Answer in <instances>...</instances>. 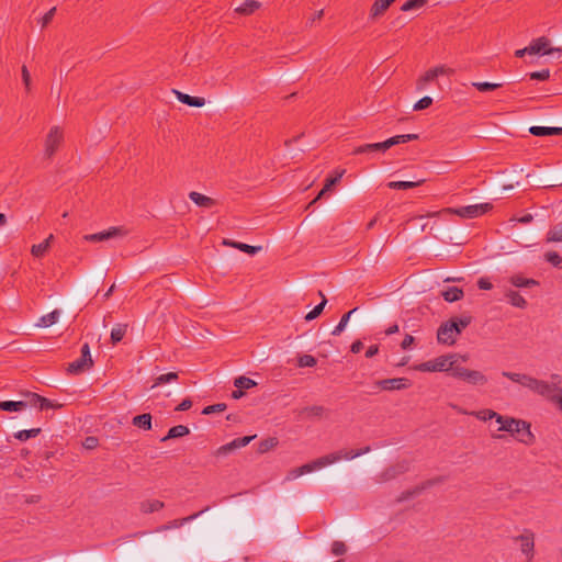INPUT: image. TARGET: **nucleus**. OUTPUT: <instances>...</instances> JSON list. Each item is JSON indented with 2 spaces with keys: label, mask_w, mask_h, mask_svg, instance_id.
I'll return each mask as SVG.
<instances>
[{
  "label": "nucleus",
  "mask_w": 562,
  "mask_h": 562,
  "mask_svg": "<svg viewBox=\"0 0 562 562\" xmlns=\"http://www.w3.org/2000/svg\"><path fill=\"white\" fill-rule=\"evenodd\" d=\"M370 450H371V448L369 446H367L364 448L357 449V450L335 451V452L325 454L321 458H317V459L313 460L312 462L305 463V464L301 465L300 469L302 471V475H304V474L311 473L315 470H319L327 465L334 464V463L340 461L341 459L352 460L355 458H358L362 454L368 453Z\"/></svg>",
  "instance_id": "obj_1"
},
{
  "label": "nucleus",
  "mask_w": 562,
  "mask_h": 562,
  "mask_svg": "<svg viewBox=\"0 0 562 562\" xmlns=\"http://www.w3.org/2000/svg\"><path fill=\"white\" fill-rule=\"evenodd\" d=\"M472 323V316L464 314L459 317H451L442 323L437 330L438 342L452 346L458 336Z\"/></svg>",
  "instance_id": "obj_2"
},
{
  "label": "nucleus",
  "mask_w": 562,
  "mask_h": 562,
  "mask_svg": "<svg viewBox=\"0 0 562 562\" xmlns=\"http://www.w3.org/2000/svg\"><path fill=\"white\" fill-rule=\"evenodd\" d=\"M499 424L498 431H506L514 436L519 442L525 443L527 446L533 443L535 436L530 430V424L522 420L516 419L509 416H497V422Z\"/></svg>",
  "instance_id": "obj_3"
},
{
  "label": "nucleus",
  "mask_w": 562,
  "mask_h": 562,
  "mask_svg": "<svg viewBox=\"0 0 562 562\" xmlns=\"http://www.w3.org/2000/svg\"><path fill=\"white\" fill-rule=\"evenodd\" d=\"M502 375L512 380L513 382L519 383L524 387H527L539 395L547 396L549 398L550 396L553 395L551 394L552 386L546 381L538 380L527 374L515 373L509 371H503Z\"/></svg>",
  "instance_id": "obj_4"
},
{
  "label": "nucleus",
  "mask_w": 562,
  "mask_h": 562,
  "mask_svg": "<svg viewBox=\"0 0 562 562\" xmlns=\"http://www.w3.org/2000/svg\"><path fill=\"white\" fill-rule=\"evenodd\" d=\"M418 138L417 134H403L390 137L389 139L380 143L364 144L356 147L352 150L353 155L368 154V153H384L392 146L404 144Z\"/></svg>",
  "instance_id": "obj_5"
},
{
  "label": "nucleus",
  "mask_w": 562,
  "mask_h": 562,
  "mask_svg": "<svg viewBox=\"0 0 562 562\" xmlns=\"http://www.w3.org/2000/svg\"><path fill=\"white\" fill-rule=\"evenodd\" d=\"M457 355H445L435 359L422 362L414 367L420 372H450L456 363Z\"/></svg>",
  "instance_id": "obj_6"
},
{
  "label": "nucleus",
  "mask_w": 562,
  "mask_h": 562,
  "mask_svg": "<svg viewBox=\"0 0 562 562\" xmlns=\"http://www.w3.org/2000/svg\"><path fill=\"white\" fill-rule=\"evenodd\" d=\"M81 356L79 359L70 362L68 364L67 371L70 374H81L93 367V360L90 353V346L88 342H85L81 346Z\"/></svg>",
  "instance_id": "obj_7"
},
{
  "label": "nucleus",
  "mask_w": 562,
  "mask_h": 562,
  "mask_svg": "<svg viewBox=\"0 0 562 562\" xmlns=\"http://www.w3.org/2000/svg\"><path fill=\"white\" fill-rule=\"evenodd\" d=\"M493 205L491 203H480L473 205L461 206L457 209H447V212L456 214L463 218H475L486 214L491 211Z\"/></svg>",
  "instance_id": "obj_8"
},
{
  "label": "nucleus",
  "mask_w": 562,
  "mask_h": 562,
  "mask_svg": "<svg viewBox=\"0 0 562 562\" xmlns=\"http://www.w3.org/2000/svg\"><path fill=\"white\" fill-rule=\"evenodd\" d=\"M64 140V134L59 126H53L46 135L44 142V154L47 158H52L58 150L60 144Z\"/></svg>",
  "instance_id": "obj_9"
},
{
  "label": "nucleus",
  "mask_w": 562,
  "mask_h": 562,
  "mask_svg": "<svg viewBox=\"0 0 562 562\" xmlns=\"http://www.w3.org/2000/svg\"><path fill=\"white\" fill-rule=\"evenodd\" d=\"M515 541L520 542L522 554L527 557V562H531L535 555V533L530 529H525L520 536L515 538Z\"/></svg>",
  "instance_id": "obj_10"
},
{
  "label": "nucleus",
  "mask_w": 562,
  "mask_h": 562,
  "mask_svg": "<svg viewBox=\"0 0 562 562\" xmlns=\"http://www.w3.org/2000/svg\"><path fill=\"white\" fill-rule=\"evenodd\" d=\"M126 232L121 227H110L106 231L85 235L83 239L90 243H101L117 236H124Z\"/></svg>",
  "instance_id": "obj_11"
},
{
  "label": "nucleus",
  "mask_w": 562,
  "mask_h": 562,
  "mask_svg": "<svg viewBox=\"0 0 562 562\" xmlns=\"http://www.w3.org/2000/svg\"><path fill=\"white\" fill-rule=\"evenodd\" d=\"M550 41L546 36L538 37L529 44V55H550L553 52H560V48H550Z\"/></svg>",
  "instance_id": "obj_12"
},
{
  "label": "nucleus",
  "mask_w": 562,
  "mask_h": 562,
  "mask_svg": "<svg viewBox=\"0 0 562 562\" xmlns=\"http://www.w3.org/2000/svg\"><path fill=\"white\" fill-rule=\"evenodd\" d=\"M255 437L256 436L254 435V436H245V437L236 438V439L232 440L231 442L221 446L215 451V454L216 456H226L229 452L234 451L235 449L246 447L248 443H250L255 439Z\"/></svg>",
  "instance_id": "obj_13"
},
{
  "label": "nucleus",
  "mask_w": 562,
  "mask_h": 562,
  "mask_svg": "<svg viewBox=\"0 0 562 562\" xmlns=\"http://www.w3.org/2000/svg\"><path fill=\"white\" fill-rule=\"evenodd\" d=\"M375 385L384 391L404 390L411 386V381L405 378H393L380 380Z\"/></svg>",
  "instance_id": "obj_14"
},
{
  "label": "nucleus",
  "mask_w": 562,
  "mask_h": 562,
  "mask_svg": "<svg viewBox=\"0 0 562 562\" xmlns=\"http://www.w3.org/2000/svg\"><path fill=\"white\" fill-rule=\"evenodd\" d=\"M406 469L407 468L404 464H397L396 467H391V468L384 470L383 472H381L378 475L376 481L382 483V482H387L390 480H393L397 475L404 473L406 471Z\"/></svg>",
  "instance_id": "obj_15"
},
{
  "label": "nucleus",
  "mask_w": 562,
  "mask_h": 562,
  "mask_svg": "<svg viewBox=\"0 0 562 562\" xmlns=\"http://www.w3.org/2000/svg\"><path fill=\"white\" fill-rule=\"evenodd\" d=\"M210 509V507H205L204 509L200 510L199 513H195L191 516H188V517H184V518H181V519H175L173 521H171L169 525H162L160 527L157 528V531H165V530H168L170 528H179L181 526H183L184 524L189 522V521H192L194 520L195 518H198L201 514L207 512Z\"/></svg>",
  "instance_id": "obj_16"
},
{
  "label": "nucleus",
  "mask_w": 562,
  "mask_h": 562,
  "mask_svg": "<svg viewBox=\"0 0 562 562\" xmlns=\"http://www.w3.org/2000/svg\"><path fill=\"white\" fill-rule=\"evenodd\" d=\"M177 99L189 106L201 108L205 104V99L201 97H192L187 93L175 90Z\"/></svg>",
  "instance_id": "obj_17"
},
{
  "label": "nucleus",
  "mask_w": 562,
  "mask_h": 562,
  "mask_svg": "<svg viewBox=\"0 0 562 562\" xmlns=\"http://www.w3.org/2000/svg\"><path fill=\"white\" fill-rule=\"evenodd\" d=\"M165 507V503L159 499H144L139 503V510L143 514L159 512Z\"/></svg>",
  "instance_id": "obj_18"
},
{
  "label": "nucleus",
  "mask_w": 562,
  "mask_h": 562,
  "mask_svg": "<svg viewBox=\"0 0 562 562\" xmlns=\"http://www.w3.org/2000/svg\"><path fill=\"white\" fill-rule=\"evenodd\" d=\"M189 199L201 207L210 209L215 205V200L196 191L190 192Z\"/></svg>",
  "instance_id": "obj_19"
},
{
  "label": "nucleus",
  "mask_w": 562,
  "mask_h": 562,
  "mask_svg": "<svg viewBox=\"0 0 562 562\" xmlns=\"http://www.w3.org/2000/svg\"><path fill=\"white\" fill-rule=\"evenodd\" d=\"M395 0H376L370 9V18L376 19L389 9Z\"/></svg>",
  "instance_id": "obj_20"
},
{
  "label": "nucleus",
  "mask_w": 562,
  "mask_h": 562,
  "mask_svg": "<svg viewBox=\"0 0 562 562\" xmlns=\"http://www.w3.org/2000/svg\"><path fill=\"white\" fill-rule=\"evenodd\" d=\"M261 7L257 0H246L235 9V12L241 15H250Z\"/></svg>",
  "instance_id": "obj_21"
},
{
  "label": "nucleus",
  "mask_w": 562,
  "mask_h": 562,
  "mask_svg": "<svg viewBox=\"0 0 562 562\" xmlns=\"http://www.w3.org/2000/svg\"><path fill=\"white\" fill-rule=\"evenodd\" d=\"M425 181V179H418L416 181H391L387 183V187L393 190H408L422 186Z\"/></svg>",
  "instance_id": "obj_22"
},
{
  "label": "nucleus",
  "mask_w": 562,
  "mask_h": 562,
  "mask_svg": "<svg viewBox=\"0 0 562 562\" xmlns=\"http://www.w3.org/2000/svg\"><path fill=\"white\" fill-rule=\"evenodd\" d=\"M529 132L535 136L562 135V127L531 126Z\"/></svg>",
  "instance_id": "obj_23"
},
{
  "label": "nucleus",
  "mask_w": 562,
  "mask_h": 562,
  "mask_svg": "<svg viewBox=\"0 0 562 562\" xmlns=\"http://www.w3.org/2000/svg\"><path fill=\"white\" fill-rule=\"evenodd\" d=\"M223 244L226 245V246H231V247H234L236 249H239L240 251H244V252L249 254V255H256L257 252H259L261 250L260 246H250V245H247V244H244V243L232 241V240H227V239H225L223 241Z\"/></svg>",
  "instance_id": "obj_24"
},
{
  "label": "nucleus",
  "mask_w": 562,
  "mask_h": 562,
  "mask_svg": "<svg viewBox=\"0 0 562 562\" xmlns=\"http://www.w3.org/2000/svg\"><path fill=\"white\" fill-rule=\"evenodd\" d=\"M31 402L33 405L38 406L40 411L49 409V408H56L60 405H55L52 401H49L46 397H43L36 393H33L31 395Z\"/></svg>",
  "instance_id": "obj_25"
},
{
  "label": "nucleus",
  "mask_w": 562,
  "mask_h": 562,
  "mask_svg": "<svg viewBox=\"0 0 562 562\" xmlns=\"http://www.w3.org/2000/svg\"><path fill=\"white\" fill-rule=\"evenodd\" d=\"M60 316L59 310H54L53 312L43 315L38 322L36 323L37 327H49L58 322V318Z\"/></svg>",
  "instance_id": "obj_26"
},
{
  "label": "nucleus",
  "mask_w": 562,
  "mask_h": 562,
  "mask_svg": "<svg viewBox=\"0 0 562 562\" xmlns=\"http://www.w3.org/2000/svg\"><path fill=\"white\" fill-rule=\"evenodd\" d=\"M327 409L322 405H313L304 407L301 412L307 418H322L326 414Z\"/></svg>",
  "instance_id": "obj_27"
},
{
  "label": "nucleus",
  "mask_w": 562,
  "mask_h": 562,
  "mask_svg": "<svg viewBox=\"0 0 562 562\" xmlns=\"http://www.w3.org/2000/svg\"><path fill=\"white\" fill-rule=\"evenodd\" d=\"M189 432H190V429L187 426L177 425V426L171 427L168 430V434L161 439V441H167L169 439L184 437V436L189 435Z\"/></svg>",
  "instance_id": "obj_28"
},
{
  "label": "nucleus",
  "mask_w": 562,
  "mask_h": 562,
  "mask_svg": "<svg viewBox=\"0 0 562 562\" xmlns=\"http://www.w3.org/2000/svg\"><path fill=\"white\" fill-rule=\"evenodd\" d=\"M509 282L516 288H529L538 285V282L535 279H528L521 274L512 276L509 278Z\"/></svg>",
  "instance_id": "obj_29"
},
{
  "label": "nucleus",
  "mask_w": 562,
  "mask_h": 562,
  "mask_svg": "<svg viewBox=\"0 0 562 562\" xmlns=\"http://www.w3.org/2000/svg\"><path fill=\"white\" fill-rule=\"evenodd\" d=\"M442 297L447 302H457L463 297V291L457 286H449L445 291H442Z\"/></svg>",
  "instance_id": "obj_30"
},
{
  "label": "nucleus",
  "mask_w": 562,
  "mask_h": 562,
  "mask_svg": "<svg viewBox=\"0 0 562 562\" xmlns=\"http://www.w3.org/2000/svg\"><path fill=\"white\" fill-rule=\"evenodd\" d=\"M27 403L24 401H3L0 402V409L5 412H20L26 408Z\"/></svg>",
  "instance_id": "obj_31"
},
{
  "label": "nucleus",
  "mask_w": 562,
  "mask_h": 562,
  "mask_svg": "<svg viewBox=\"0 0 562 562\" xmlns=\"http://www.w3.org/2000/svg\"><path fill=\"white\" fill-rule=\"evenodd\" d=\"M547 243H562V222L553 225L547 233Z\"/></svg>",
  "instance_id": "obj_32"
},
{
  "label": "nucleus",
  "mask_w": 562,
  "mask_h": 562,
  "mask_svg": "<svg viewBox=\"0 0 562 562\" xmlns=\"http://www.w3.org/2000/svg\"><path fill=\"white\" fill-rule=\"evenodd\" d=\"M133 425L144 429V430H150L151 429V415L148 413L137 415L132 420Z\"/></svg>",
  "instance_id": "obj_33"
},
{
  "label": "nucleus",
  "mask_w": 562,
  "mask_h": 562,
  "mask_svg": "<svg viewBox=\"0 0 562 562\" xmlns=\"http://www.w3.org/2000/svg\"><path fill=\"white\" fill-rule=\"evenodd\" d=\"M126 331H127L126 324H116L111 330V342L113 345H116L117 342H120L124 338Z\"/></svg>",
  "instance_id": "obj_34"
},
{
  "label": "nucleus",
  "mask_w": 562,
  "mask_h": 562,
  "mask_svg": "<svg viewBox=\"0 0 562 562\" xmlns=\"http://www.w3.org/2000/svg\"><path fill=\"white\" fill-rule=\"evenodd\" d=\"M505 295L513 306H516L519 308L526 307V305H527L526 300L517 291L508 290Z\"/></svg>",
  "instance_id": "obj_35"
},
{
  "label": "nucleus",
  "mask_w": 562,
  "mask_h": 562,
  "mask_svg": "<svg viewBox=\"0 0 562 562\" xmlns=\"http://www.w3.org/2000/svg\"><path fill=\"white\" fill-rule=\"evenodd\" d=\"M467 383L475 386H482L487 383V378L481 371L472 370Z\"/></svg>",
  "instance_id": "obj_36"
},
{
  "label": "nucleus",
  "mask_w": 562,
  "mask_h": 562,
  "mask_svg": "<svg viewBox=\"0 0 562 562\" xmlns=\"http://www.w3.org/2000/svg\"><path fill=\"white\" fill-rule=\"evenodd\" d=\"M178 379H179V375L177 372H168V373L160 374L159 376H157L154 380V384L151 385V389L162 385V384L175 382Z\"/></svg>",
  "instance_id": "obj_37"
},
{
  "label": "nucleus",
  "mask_w": 562,
  "mask_h": 562,
  "mask_svg": "<svg viewBox=\"0 0 562 562\" xmlns=\"http://www.w3.org/2000/svg\"><path fill=\"white\" fill-rule=\"evenodd\" d=\"M471 371H472L471 369H468V368H464V367H460V366H456V363H454L452 366L451 371H450V375L456 378V379H459V380H462V381L467 382Z\"/></svg>",
  "instance_id": "obj_38"
},
{
  "label": "nucleus",
  "mask_w": 562,
  "mask_h": 562,
  "mask_svg": "<svg viewBox=\"0 0 562 562\" xmlns=\"http://www.w3.org/2000/svg\"><path fill=\"white\" fill-rule=\"evenodd\" d=\"M41 434V428H32L26 430L16 431L13 437L20 441H26L30 438H35Z\"/></svg>",
  "instance_id": "obj_39"
},
{
  "label": "nucleus",
  "mask_w": 562,
  "mask_h": 562,
  "mask_svg": "<svg viewBox=\"0 0 562 562\" xmlns=\"http://www.w3.org/2000/svg\"><path fill=\"white\" fill-rule=\"evenodd\" d=\"M356 311H357V308H353V310L349 311L348 313L344 314L342 317L340 318L339 323L337 324V326L331 331V335L339 336L345 330V328L350 319L351 314L355 313Z\"/></svg>",
  "instance_id": "obj_40"
},
{
  "label": "nucleus",
  "mask_w": 562,
  "mask_h": 562,
  "mask_svg": "<svg viewBox=\"0 0 562 562\" xmlns=\"http://www.w3.org/2000/svg\"><path fill=\"white\" fill-rule=\"evenodd\" d=\"M319 295L322 296V302L319 304H317L311 312H308L306 314V316H305L306 321H313L322 314V312L327 303V300L322 292H319Z\"/></svg>",
  "instance_id": "obj_41"
},
{
  "label": "nucleus",
  "mask_w": 562,
  "mask_h": 562,
  "mask_svg": "<svg viewBox=\"0 0 562 562\" xmlns=\"http://www.w3.org/2000/svg\"><path fill=\"white\" fill-rule=\"evenodd\" d=\"M234 385L237 387V389H240V390H249L254 386L257 385V383L250 379V378H247V376H239L235 380L234 382Z\"/></svg>",
  "instance_id": "obj_42"
},
{
  "label": "nucleus",
  "mask_w": 562,
  "mask_h": 562,
  "mask_svg": "<svg viewBox=\"0 0 562 562\" xmlns=\"http://www.w3.org/2000/svg\"><path fill=\"white\" fill-rule=\"evenodd\" d=\"M279 441L276 437H270L268 439L262 440L259 443L258 451L260 453L268 452L269 450L276 448L278 446Z\"/></svg>",
  "instance_id": "obj_43"
},
{
  "label": "nucleus",
  "mask_w": 562,
  "mask_h": 562,
  "mask_svg": "<svg viewBox=\"0 0 562 562\" xmlns=\"http://www.w3.org/2000/svg\"><path fill=\"white\" fill-rule=\"evenodd\" d=\"M475 417L482 422H486V420H490V419H495L497 422V416H499L501 414L494 412L493 409H481L476 413H474Z\"/></svg>",
  "instance_id": "obj_44"
},
{
  "label": "nucleus",
  "mask_w": 562,
  "mask_h": 562,
  "mask_svg": "<svg viewBox=\"0 0 562 562\" xmlns=\"http://www.w3.org/2000/svg\"><path fill=\"white\" fill-rule=\"evenodd\" d=\"M472 86L474 88H476L481 92H486V91H492V90L501 88L503 86V83H492V82H486V81H484V82L477 81V82H473Z\"/></svg>",
  "instance_id": "obj_45"
},
{
  "label": "nucleus",
  "mask_w": 562,
  "mask_h": 562,
  "mask_svg": "<svg viewBox=\"0 0 562 562\" xmlns=\"http://www.w3.org/2000/svg\"><path fill=\"white\" fill-rule=\"evenodd\" d=\"M544 259L553 267L562 268V257L557 251L546 252Z\"/></svg>",
  "instance_id": "obj_46"
},
{
  "label": "nucleus",
  "mask_w": 562,
  "mask_h": 562,
  "mask_svg": "<svg viewBox=\"0 0 562 562\" xmlns=\"http://www.w3.org/2000/svg\"><path fill=\"white\" fill-rule=\"evenodd\" d=\"M427 0H408L402 7L401 10L404 12L412 11L424 7Z\"/></svg>",
  "instance_id": "obj_47"
},
{
  "label": "nucleus",
  "mask_w": 562,
  "mask_h": 562,
  "mask_svg": "<svg viewBox=\"0 0 562 562\" xmlns=\"http://www.w3.org/2000/svg\"><path fill=\"white\" fill-rule=\"evenodd\" d=\"M344 173H345L344 169L342 170H337L336 175L334 177L327 178L326 182L324 184L325 190L330 191L331 188L341 180Z\"/></svg>",
  "instance_id": "obj_48"
},
{
  "label": "nucleus",
  "mask_w": 562,
  "mask_h": 562,
  "mask_svg": "<svg viewBox=\"0 0 562 562\" xmlns=\"http://www.w3.org/2000/svg\"><path fill=\"white\" fill-rule=\"evenodd\" d=\"M432 69L427 70L423 77L418 80V89L422 90L425 86L437 78V74H434Z\"/></svg>",
  "instance_id": "obj_49"
},
{
  "label": "nucleus",
  "mask_w": 562,
  "mask_h": 562,
  "mask_svg": "<svg viewBox=\"0 0 562 562\" xmlns=\"http://www.w3.org/2000/svg\"><path fill=\"white\" fill-rule=\"evenodd\" d=\"M316 359L315 357L311 356V355H303L301 357H299V360H297V364L299 367L301 368H312L316 364Z\"/></svg>",
  "instance_id": "obj_50"
},
{
  "label": "nucleus",
  "mask_w": 562,
  "mask_h": 562,
  "mask_svg": "<svg viewBox=\"0 0 562 562\" xmlns=\"http://www.w3.org/2000/svg\"><path fill=\"white\" fill-rule=\"evenodd\" d=\"M48 250V244L47 243H40L37 245H33L32 248H31V254L34 256V257H43L46 251Z\"/></svg>",
  "instance_id": "obj_51"
},
{
  "label": "nucleus",
  "mask_w": 562,
  "mask_h": 562,
  "mask_svg": "<svg viewBox=\"0 0 562 562\" xmlns=\"http://www.w3.org/2000/svg\"><path fill=\"white\" fill-rule=\"evenodd\" d=\"M226 407L227 406L224 403L209 405V406L203 408L202 414L210 415V414H213V413L224 412L226 409Z\"/></svg>",
  "instance_id": "obj_52"
},
{
  "label": "nucleus",
  "mask_w": 562,
  "mask_h": 562,
  "mask_svg": "<svg viewBox=\"0 0 562 562\" xmlns=\"http://www.w3.org/2000/svg\"><path fill=\"white\" fill-rule=\"evenodd\" d=\"M431 104H432V99L430 97H424L414 104L413 109L415 111H422V110L429 108Z\"/></svg>",
  "instance_id": "obj_53"
},
{
  "label": "nucleus",
  "mask_w": 562,
  "mask_h": 562,
  "mask_svg": "<svg viewBox=\"0 0 562 562\" xmlns=\"http://www.w3.org/2000/svg\"><path fill=\"white\" fill-rule=\"evenodd\" d=\"M347 552V547L342 541H334L331 544V553L335 555H344Z\"/></svg>",
  "instance_id": "obj_54"
},
{
  "label": "nucleus",
  "mask_w": 562,
  "mask_h": 562,
  "mask_svg": "<svg viewBox=\"0 0 562 562\" xmlns=\"http://www.w3.org/2000/svg\"><path fill=\"white\" fill-rule=\"evenodd\" d=\"M21 76H22V81L24 83L25 90L27 92H30V90H31V75H30V71H29V69H27V67L25 65H23L22 68H21Z\"/></svg>",
  "instance_id": "obj_55"
},
{
  "label": "nucleus",
  "mask_w": 562,
  "mask_h": 562,
  "mask_svg": "<svg viewBox=\"0 0 562 562\" xmlns=\"http://www.w3.org/2000/svg\"><path fill=\"white\" fill-rule=\"evenodd\" d=\"M550 77V70L549 69H542L540 71H533L529 74V78L531 80H547Z\"/></svg>",
  "instance_id": "obj_56"
},
{
  "label": "nucleus",
  "mask_w": 562,
  "mask_h": 562,
  "mask_svg": "<svg viewBox=\"0 0 562 562\" xmlns=\"http://www.w3.org/2000/svg\"><path fill=\"white\" fill-rule=\"evenodd\" d=\"M441 481H442V480H440V479H438V480H434V481H428V482H426L422 487H417V488H415L413 492H409V493H407L406 495H404V496L402 497V499H405V498H408V497H411V496L417 495V494H419L424 488H426V487H428V486H431V485H434L435 483H439V482H441Z\"/></svg>",
  "instance_id": "obj_57"
},
{
  "label": "nucleus",
  "mask_w": 562,
  "mask_h": 562,
  "mask_svg": "<svg viewBox=\"0 0 562 562\" xmlns=\"http://www.w3.org/2000/svg\"><path fill=\"white\" fill-rule=\"evenodd\" d=\"M55 12H56V8L54 7V8H52L50 10H48V11H47L43 16H42V19H41L42 27L47 26V25L52 22V20H53V18H54V15H55Z\"/></svg>",
  "instance_id": "obj_58"
},
{
  "label": "nucleus",
  "mask_w": 562,
  "mask_h": 562,
  "mask_svg": "<svg viewBox=\"0 0 562 562\" xmlns=\"http://www.w3.org/2000/svg\"><path fill=\"white\" fill-rule=\"evenodd\" d=\"M551 379H552V384H550V385L552 386V392L557 391L558 392L557 394H560V392H562V390H560L558 387V384L562 383V378L559 374H552Z\"/></svg>",
  "instance_id": "obj_59"
},
{
  "label": "nucleus",
  "mask_w": 562,
  "mask_h": 562,
  "mask_svg": "<svg viewBox=\"0 0 562 562\" xmlns=\"http://www.w3.org/2000/svg\"><path fill=\"white\" fill-rule=\"evenodd\" d=\"M477 286L481 290H491L493 284L487 278H480L477 281Z\"/></svg>",
  "instance_id": "obj_60"
},
{
  "label": "nucleus",
  "mask_w": 562,
  "mask_h": 562,
  "mask_svg": "<svg viewBox=\"0 0 562 562\" xmlns=\"http://www.w3.org/2000/svg\"><path fill=\"white\" fill-rule=\"evenodd\" d=\"M192 407V401L190 398H184L177 407V412L188 411Z\"/></svg>",
  "instance_id": "obj_61"
},
{
  "label": "nucleus",
  "mask_w": 562,
  "mask_h": 562,
  "mask_svg": "<svg viewBox=\"0 0 562 562\" xmlns=\"http://www.w3.org/2000/svg\"><path fill=\"white\" fill-rule=\"evenodd\" d=\"M301 475H302V471H301V469H300V467H299V468L292 469V470L288 473V475H286V480H289V481H291V480H295V479L300 477Z\"/></svg>",
  "instance_id": "obj_62"
},
{
  "label": "nucleus",
  "mask_w": 562,
  "mask_h": 562,
  "mask_svg": "<svg viewBox=\"0 0 562 562\" xmlns=\"http://www.w3.org/2000/svg\"><path fill=\"white\" fill-rule=\"evenodd\" d=\"M414 337L412 335H406L405 338L403 339L402 344H401V347L403 349H408L413 342H414Z\"/></svg>",
  "instance_id": "obj_63"
},
{
  "label": "nucleus",
  "mask_w": 562,
  "mask_h": 562,
  "mask_svg": "<svg viewBox=\"0 0 562 562\" xmlns=\"http://www.w3.org/2000/svg\"><path fill=\"white\" fill-rule=\"evenodd\" d=\"M550 400L558 404L560 411L562 412V392L560 394H553L550 396Z\"/></svg>",
  "instance_id": "obj_64"
}]
</instances>
